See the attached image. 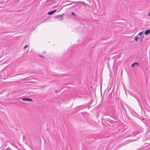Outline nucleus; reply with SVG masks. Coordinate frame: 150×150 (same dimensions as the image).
<instances>
[{"label":"nucleus","mask_w":150,"mask_h":150,"mask_svg":"<svg viewBox=\"0 0 150 150\" xmlns=\"http://www.w3.org/2000/svg\"><path fill=\"white\" fill-rule=\"evenodd\" d=\"M57 11L56 10H54L51 11H50L48 12V14L49 15H50L52 14L53 13H54L55 12Z\"/></svg>","instance_id":"nucleus-5"},{"label":"nucleus","mask_w":150,"mask_h":150,"mask_svg":"<svg viewBox=\"0 0 150 150\" xmlns=\"http://www.w3.org/2000/svg\"><path fill=\"white\" fill-rule=\"evenodd\" d=\"M148 16H150V12L149 13Z\"/></svg>","instance_id":"nucleus-13"},{"label":"nucleus","mask_w":150,"mask_h":150,"mask_svg":"<svg viewBox=\"0 0 150 150\" xmlns=\"http://www.w3.org/2000/svg\"><path fill=\"white\" fill-rule=\"evenodd\" d=\"M28 45H26L25 46H24V48H23V49L24 50H25V49L28 47Z\"/></svg>","instance_id":"nucleus-9"},{"label":"nucleus","mask_w":150,"mask_h":150,"mask_svg":"<svg viewBox=\"0 0 150 150\" xmlns=\"http://www.w3.org/2000/svg\"><path fill=\"white\" fill-rule=\"evenodd\" d=\"M78 96L79 97H80V96L79 95H78Z\"/></svg>","instance_id":"nucleus-17"},{"label":"nucleus","mask_w":150,"mask_h":150,"mask_svg":"<svg viewBox=\"0 0 150 150\" xmlns=\"http://www.w3.org/2000/svg\"><path fill=\"white\" fill-rule=\"evenodd\" d=\"M82 89H83V88H80V90H82Z\"/></svg>","instance_id":"nucleus-15"},{"label":"nucleus","mask_w":150,"mask_h":150,"mask_svg":"<svg viewBox=\"0 0 150 150\" xmlns=\"http://www.w3.org/2000/svg\"><path fill=\"white\" fill-rule=\"evenodd\" d=\"M71 14L73 16H74L75 15V14L73 12H71Z\"/></svg>","instance_id":"nucleus-10"},{"label":"nucleus","mask_w":150,"mask_h":150,"mask_svg":"<svg viewBox=\"0 0 150 150\" xmlns=\"http://www.w3.org/2000/svg\"><path fill=\"white\" fill-rule=\"evenodd\" d=\"M81 93H82V92H80V93L81 94Z\"/></svg>","instance_id":"nucleus-14"},{"label":"nucleus","mask_w":150,"mask_h":150,"mask_svg":"<svg viewBox=\"0 0 150 150\" xmlns=\"http://www.w3.org/2000/svg\"><path fill=\"white\" fill-rule=\"evenodd\" d=\"M93 139L91 140V141H93L95 140L96 139L94 138H93Z\"/></svg>","instance_id":"nucleus-11"},{"label":"nucleus","mask_w":150,"mask_h":150,"mask_svg":"<svg viewBox=\"0 0 150 150\" xmlns=\"http://www.w3.org/2000/svg\"><path fill=\"white\" fill-rule=\"evenodd\" d=\"M144 36H142L141 37L139 38V39L140 40V41L141 42H142L143 41V38H144Z\"/></svg>","instance_id":"nucleus-6"},{"label":"nucleus","mask_w":150,"mask_h":150,"mask_svg":"<svg viewBox=\"0 0 150 150\" xmlns=\"http://www.w3.org/2000/svg\"><path fill=\"white\" fill-rule=\"evenodd\" d=\"M139 38V37L137 36L136 37H135V40L137 41V42L138 41V39Z\"/></svg>","instance_id":"nucleus-8"},{"label":"nucleus","mask_w":150,"mask_h":150,"mask_svg":"<svg viewBox=\"0 0 150 150\" xmlns=\"http://www.w3.org/2000/svg\"><path fill=\"white\" fill-rule=\"evenodd\" d=\"M144 34L146 35H148L149 33H150V30L147 29L146 30L144 33Z\"/></svg>","instance_id":"nucleus-4"},{"label":"nucleus","mask_w":150,"mask_h":150,"mask_svg":"<svg viewBox=\"0 0 150 150\" xmlns=\"http://www.w3.org/2000/svg\"><path fill=\"white\" fill-rule=\"evenodd\" d=\"M77 5V4H76V5H75V6H76Z\"/></svg>","instance_id":"nucleus-16"},{"label":"nucleus","mask_w":150,"mask_h":150,"mask_svg":"<svg viewBox=\"0 0 150 150\" xmlns=\"http://www.w3.org/2000/svg\"><path fill=\"white\" fill-rule=\"evenodd\" d=\"M81 6H82V5H81V6H79L78 7V8H77V7H76V8H79V7H81Z\"/></svg>","instance_id":"nucleus-12"},{"label":"nucleus","mask_w":150,"mask_h":150,"mask_svg":"<svg viewBox=\"0 0 150 150\" xmlns=\"http://www.w3.org/2000/svg\"><path fill=\"white\" fill-rule=\"evenodd\" d=\"M143 33V31H142L141 32H139V34H138V35H142Z\"/></svg>","instance_id":"nucleus-7"},{"label":"nucleus","mask_w":150,"mask_h":150,"mask_svg":"<svg viewBox=\"0 0 150 150\" xmlns=\"http://www.w3.org/2000/svg\"><path fill=\"white\" fill-rule=\"evenodd\" d=\"M22 100H23L28 101H32V100L31 99H30L29 98H23L22 99Z\"/></svg>","instance_id":"nucleus-2"},{"label":"nucleus","mask_w":150,"mask_h":150,"mask_svg":"<svg viewBox=\"0 0 150 150\" xmlns=\"http://www.w3.org/2000/svg\"><path fill=\"white\" fill-rule=\"evenodd\" d=\"M134 134H133V136H134Z\"/></svg>","instance_id":"nucleus-18"},{"label":"nucleus","mask_w":150,"mask_h":150,"mask_svg":"<svg viewBox=\"0 0 150 150\" xmlns=\"http://www.w3.org/2000/svg\"><path fill=\"white\" fill-rule=\"evenodd\" d=\"M54 18L56 19H58L59 21L63 20V16L61 15L56 16L54 17Z\"/></svg>","instance_id":"nucleus-1"},{"label":"nucleus","mask_w":150,"mask_h":150,"mask_svg":"<svg viewBox=\"0 0 150 150\" xmlns=\"http://www.w3.org/2000/svg\"><path fill=\"white\" fill-rule=\"evenodd\" d=\"M139 64L138 62H135L132 64V67H134L135 65H136L137 66H139Z\"/></svg>","instance_id":"nucleus-3"}]
</instances>
